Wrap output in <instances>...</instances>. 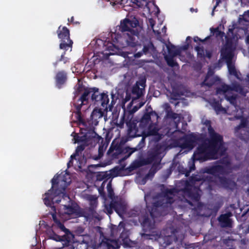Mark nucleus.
Here are the masks:
<instances>
[{
	"label": "nucleus",
	"instance_id": "obj_1",
	"mask_svg": "<svg viewBox=\"0 0 249 249\" xmlns=\"http://www.w3.org/2000/svg\"><path fill=\"white\" fill-rule=\"evenodd\" d=\"M209 138L203 134L191 133L183 136L180 141V147L183 148H192L199 144L194 154V160L202 161L217 160L219 152L221 155L225 151L223 136L216 132L211 124L208 127Z\"/></svg>",
	"mask_w": 249,
	"mask_h": 249
},
{
	"label": "nucleus",
	"instance_id": "obj_2",
	"mask_svg": "<svg viewBox=\"0 0 249 249\" xmlns=\"http://www.w3.org/2000/svg\"><path fill=\"white\" fill-rule=\"evenodd\" d=\"M90 97L92 102H94L98 105L101 104L103 107L106 109H107L109 101L107 92L100 93L99 89L96 87L84 89V92L77 100V102L74 103L73 105L76 109V111L74 113L76 115V118L78 124L85 126L87 125V123L82 118L81 110L83 105L88 103Z\"/></svg>",
	"mask_w": 249,
	"mask_h": 249
},
{
	"label": "nucleus",
	"instance_id": "obj_3",
	"mask_svg": "<svg viewBox=\"0 0 249 249\" xmlns=\"http://www.w3.org/2000/svg\"><path fill=\"white\" fill-rule=\"evenodd\" d=\"M217 162L223 165L216 164L206 167L204 169V172L213 175L214 177L215 182L222 188L233 190L236 187V183L231 179L225 177L231 172L230 160L227 158H223Z\"/></svg>",
	"mask_w": 249,
	"mask_h": 249
},
{
	"label": "nucleus",
	"instance_id": "obj_4",
	"mask_svg": "<svg viewBox=\"0 0 249 249\" xmlns=\"http://www.w3.org/2000/svg\"><path fill=\"white\" fill-rule=\"evenodd\" d=\"M139 24L138 19L134 18L132 19L125 18L120 22V25L116 27V31L122 32V36L115 37V40L113 41L119 43L123 40L128 46L134 47L138 44L139 31L136 28Z\"/></svg>",
	"mask_w": 249,
	"mask_h": 249
},
{
	"label": "nucleus",
	"instance_id": "obj_5",
	"mask_svg": "<svg viewBox=\"0 0 249 249\" xmlns=\"http://www.w3.org/2000/svg\"><path fill=\"white\" fill-rule=\"evenodd\" d=\"M57 178H53L52 179V187L45 194V197L43 198L44 204L46 206H51L52 203L59 204L62 197H69L65 193L67 187L71 183V178L69 174H66L62 177V179L57 181Z\"/></svg>",
	"mask_w": 249,
	"mask_h": 249
},
{
	"label": "nucleus",
	"instance_id": "obj_6",
	"mask_svg": "<svg viewBox=\"0 0 249 249\" xmlns=\"http://www.w3.org/2000/svg\"><path fill=\"white\" fill-rule=\"evenodd\" d=\"M162 193L163 198L153 202L151 206H146L150 215L153 218L160 216L161 215L160 210L169 207L174 202V196L178 193V191L175 188H166Z\"/></svg>",
	"mask_w": 249,
	"mask_h": 249
},
{
	"label": "nucleus",
	"instance_id": "obj_7",
	"mask_svg": "<svg viewBox=\"0 0 249 249\" xmlns=\"http://www.w3.org/2000/svg\"><path fill=\"white\" fill-rule=\"evenodd\" d=\"M52 227L53 229L55 227L63 231L65 234L63 235H59L56 234L53 230L48 231L47 235L49 238L61 242L64 249H74V247L72 245L73 235L70 230L67 229L60 221L57 222V223L55 225H53Z\"/></svg>",
	"mask_w": 249,
	"mask_h": 249
},
{
	"label": "nucleus",
	"instance_id": "obj_8",
	"mask_svg": "<svg viewBox=\"0 0 249 249\" xmlns=\"http://www.w3.org/2000/svg\"><path fill=\"white\" fill-rule=\"evenodd\" d=\"M200 189L199 187H196L189 182L186 181L183 188L180 189L178 192L180 195L182 196L185 201L188 203L191 206H195V204L193 202L197 204V208H199L202 205L200 202V195L199 192Z\"/></svg>",
	"mask_w": 249,
	"mask_h": 249
},
{
	"label": "nucleus",
	"instance_id": "obj_9",
	"mask_svg": "<svg viewBox=\"0 0 249 249\" xmlns=\"http://www.w3.org/2000/svg\"><path fill=\"white\" fill-rule=\"evenodd\" d=\"M58 37L60 39L59 48L60 49L67 51L69 48L71 49L73 41L70 39V31L66 27H61L60 25L57 30Z\"/></svg>",
	"mask_w": 249,
	"mask_h": 249
},
{
	"label": "nucleus",
	"instance_id": "obj_10",
	"mask_svg": "<svg viewBox=\"0 0 249 249\" xmlns=\"http://www.w3.org/2000/svg\"><path fill=\"white\" fill-rule=\"evenodd\" d=\"M144 159L146 165L152 164V169L157 168L160 164L162 159L160 146L157 145L154 148L148 151L146 158Z\"/></svg>",
	"mask_w": 249,
	"mask_h": 249
},
{
	"label": "nucleus",
	"instance_id": "obj_11",
	"mask_svg": "<svg viewBox=\"0 0 249 249\" xmlns=\"http://www.w3.org/2000/svg\"><path fill=\"white\" fill-rule=\"evenodd\" d=\"M71 135L73 136L74 143L81 142V144H88L89 145H92L93 142L97 141L98 138H101L94 130H90L81 136L75 132H73Z\"/></svg>",
	"mask_w": 249,
	"mask_h": 249
},
{
	"label": "nucleus",
	"instance_id": "obj_12",
	"mask_svg": "<svg viewBox=\"0 0 249 249\" xmlns=\"http://www.w3.org/2000/svg\"><path fill=\"white\" fill-rule=\"evenodd\" d=\"M105 209L108 215L111 214L114 210L119 215L121 216L125 213L126 211V204L122 200H112L109 204L105 205Z\"/></svg>",
	"mask_w": 249,
	"mask_h": 249
},
{
	"label": "nucleus",
	"instance_id": "obj_13",
	"mask_svg": "<svg viewBox=\"0 0 249 249\" xmlns=\"http://www.w3.org/2000/svg\"><path fill=\"white\" fill-rule=\"evenodd\" d=\"M235 50V47L234 46L232 40H227L225 45L220 50L221 59L225 60L226 62L232 61Z\"/></svg>",
	"mask_w": 249,
	"mask_h": 249
},
{
	"label": "nucleus",
	"instance_id": "obj_14",
	"mask_svg": "<svg viewBox=\"0 0 249 249\" xmlns=\"http://www.w3.org/2000/svg\"><path fill=\"white\" fill-rule=\"evenodd\" d=\"M146 79L145 77L140 78L132 87V93L134 99L141 97L144 94Z\"/></svg>",
	"mask_w": 249,
	"mask_h": 249
},
{
	"label": "nucleus",
	"instance_id": "obj_15",
	"mask_svg": "<svg viewBox=\"0 0 249 249\" xmlns=\"http://www.w3.org/2000/svg\"><path fill=\"white\" fill-rule=\"evenodd\" d=\"M127 136L129 138H135L137 137H142V134L144 133V130L140 129V127H138L137 123L135 120H132L131 121L127 122Z\"/></svg>",
	"mask_w": 249,
	"mask_h": 249
},
{
	"label": "nucleus",
	"instance_id": "obj_16",
	"mask_svg": "<svg viewBox=\"0 0 249 249\" xmlns=\"http://www.w3.org/2000/svg\"><path fill=\"white\" fill-rule=\"evenodd\" d=\"M151 116L155 117L157 120L159 118L158 114L155 111H152L150 112L145 113L139 121V127L141 129L146 130V128L152 122L151 121Z\"/></svg>",
	"mask_w": 249,
	"mask_h": 249
},
{
	"label": "nucleus",
	"instance_id": "obj_17",
	"mask_svg": "<svg viewBox=\"0 0 249 249\" xmlns=\"http://www.w3.org/2000/svg\"><path fill=\"white\" fill-rule=\"evenodd\" d=\"M145 145L144 142V137L142 138L141 140L135 148H130L128 146L123 147V151L122 155L124 157L122 158V160L126 159L129 157L134 152L142 149Z\"/></svg>",
	"mask_w": 249,
	"mask_h": 249
},
{
	"label": "nucleus",
	"instance_id": "obj_18",
	"mask_svg": "<svg viewBox=\"0 0 249 249\" xmlns=\"http://www.w3.org/2000/svg\"><path fill=\"white\" fill-rule=\"evenodd\" d=\"M123 145L121 143H111L109 149L107 152V155L110 156L113 159H117L122 156Z\"/></svg>",
	"mask_w": 249,
	"mask_h": 249
},
{
	"label": "nucleus",
	"instance_id": "obj_19",
	"mask_svg": "<svg viewBox=\"0 0 249 249\" xmlns=\"http://www.w3.org/2000/svg\"><path fill=\"white\" fill-rule=\"evenodd\" d=\"M231 212L221 214L218 218V220L222 228H231L232 220L230 218L231 216Z\"/></svg>",
	"mask_w": 249,
	"mask_h": 249
},
{
	"label": "nucleus",
	"instance_id": "obj_20",
	"mask_svg": "<svg viewBox=\"0 0 249 249\" xmlns=\"http://www.w3.org/2000/svg\"><path fill=\"white\" fill-rule=\"evenodd\" d=\"M63 206L65 213L75 217H79L82 215L80 208L78 205H73L67 206L64 205Z\"/></svg>",
	"mask_w": 249,
	"mask_h": 249
},
{
	"label": "nucleus",
	"instance_id": "obj_21",
	"mask_svg": "<svg viewBox=\"0 0 249 249\" xmlns=\"http://www.w3.org/2000/svg\"><path fill=\"white\" fill-rule=\"evenodd\" d=\"M56 86L61 89L67 80V73L64 71H58L54 77Z\"/></svg>",
	"mask_w": 249,
	"mask_h": 249
},
{
	"label": "nucleus",
	"instance_id": "obj_22",
	"mask_svg": "<svg viewBox=\"0 0 249 249\" xmlns=\"http://www.w3.org/2000/svg\"><path fill=\"white\" fill-rule=\"evenodd\" d=\"M147 131L144 130V133L142 134V137H144V142L145 143V138L147 136H153L158 134L159 128L157 127L156 123L151 122L146 128Z\"/></svg>",
	"mask_w": 249,
	"mask_h": 249
},
{
	"label": "nucleus",
	"instance_id": "obj_23",
	"mask_svg": "<svg viewBox=\"0 0 249 249\" xmlns=\"http://www.w3.org/2000/svg\"><path fill=\"white\" fill-rule=\"evenodd\" d=\"M195 50L197 52V57L201 60L204 59L206 57L210 59L212 56V51L205 50L203 47L196 46L195 47Z\"/></svg>",
	"mask_w": 249,
	"mask_h": 249
},
{
	"label": "nucleus",
	"instance_id": "obj_24",
	"mask_svg": "<svg viewBox=\"0 0 249 249\" xmlns=\"http://www.w3.org/2000/svg\"><path fill=\"white\" fill-rule=\"evenodd\" d=\"M141 224L142 230L145 232L150 231L154 227V223H153L148 216L146 215L143 216Z\"/></svg>",
	"mask_w": 249,
	"mask_h": 249
},
{
	"label": "nucleus",
	"instance_id": "obj_25",
	"mask_svg": "<svg viewBox=\"0 0 249 249\" xmlns=\"http://www.w3.org/2000/svg\"><path fill=\"white\" fill-rule=\"evenodd\" d=\"M213 72L209 71L206 74L204 80L201 83V86H206L209 88L213 85L218 81L217 77H213Z\"/></svg>",
	"mask_w": 249,
	"mask_h": 249
},
{
	"label": "nucleus",
	"instance_id": "obj_26",
	"mask_svg": "<svg viewBox=\"0 0 249 249\" xmlns=\"http://www.w3.org/2000/svg\"><path fill=\"white\" fill-rule=\"evenodd\" d=\"M101 244L106 246L107 249H118L120 248V246L117 240L110 239L106 237L103 238Z\"/></svg>",
	"mask_w": 249,
	"mask_h": 249
},
{
	"label": "nucleus",
	"instance_id": "obj_27",
	"mask_svg": "<svg viewBox=\"0 0 249 249\" xmlns=\"http://www.w3.org/2000/svg\"><path fill=\"white\" fill-rule=\"evenodd\" d=\"M101 41L103 43V47L104 48L103 51H109L110 53L109 54L110 55L113 54L117 53L118 48L114 43L109 40H105V41H103L101 40Z\"/></svg>",
	"mask_w": 249,
	"mask_h": 249
},
{
	"label": "nucleus",
	"instance_id": "obj_28",
	"mask_svg": "<svg viewBox=\"0 0 249 249\" xmlns=\"http://www.w3.org/2000/svg\"><path fill=\"white\" fill-rule=\"evenodd\" d=\"M132 115L129 113L124 112L121 118L119 124H117V126L122 128L124 127V124L125 123L127 125V122L128 121H131L132 120Z\"/></svg>",
	"mask_w": 249,
	"mask_h": 249
},
{
	"label": "nucleus",
	"instance_id": "obj_29",
	"mask_svg": "<svg viewBox=\"0 0 249 249\" xmlns=\"http://www.w3.org/2000/svg\"><path fill=\"white\" fill-rule=\"evenodd\" d=\"M144 165H146L144 158L135 160L129 166L131 170H134Z\"/></svg>",
	"mask_w": 249,
	"mask_h": 249
},
{
	"label": "nucleus",
	"instance_id": "obj_30",
	"mask_svg": "<svg viewBox=\"0 0 249 249\" xmlns=\"http://www.w3.org/2000/svg\"><path fill=\"white\" fill-rule=\"evenodd\" d=\"M168 50V55L166 56H176L178 55L180 53V51L179 49H177L176 46L173 44H170L167 46Z\"/></svg>",
	"mask_w": 249,
	"mask_h": 249
},
{
	"label": "nucleus",
	"instance_id": "obj_31",
	"mask_svg": "<svg viewBox=\"0 0 249 249\" xmlns=\"http://www.w3.org/2000/svg\"><path fill=\"white\" fill-rule=\"evenodd\" d=\"M228 71L231 75L234 76L237 79L240 80L238 76L237 71L235 69L234 64L232 63V61L226 62Z\"/></svg>",
	"mask_w": 249,
	"mask_h": 249
},
{
	"label": "nucleus",
	"instance_id": "obj_32",
	"mask_svg": "<svg viewBox=\"0 0 249 249\" xmlns=\"http://www.w3.org/2000/svg\"><path fill=\"white\" fill-rule=\"evenodd\" d=\"M88 200L89 202V210L94 211L98 204L97 198L95 196L89 195L88 196Z\"/></svg>",
	"mask_w": 249,
	"mask_h": 249
},
{
	"label": "nucleus",
	"instance_id": "obj_33",
	"mask_svg": "<svg viewBox=\"0 0 249 249\" xmlns=\"http://www.w3.org/2000/svg\"><path fill=\"white\" fill-rule=\"evenodd\" d=\"M103 115L104 112L102 109L94 108L91 114L90 119L91 120H96L97 119L101 118Z\"/></svg>",
	"mask_w": 249,
	"mask_h": 249
},
{
	"label": "nucleus",
	"instance_id": "obj_34",
	"mask_svg": "<svg viewBox=\"0 0 249 249\" xmlns=\"http://www.w3.org/2000/svg\"><path fill=\"white\" fill-rule=\"evenodd\" d=\"M212 106L216 112V114H218L220 112L226 111V109L225 108L222 107L221 104L219 102V101H214L212 104Z\"/></svg>",
	"mask_w": 249,
	"mask_h": 249
},
{
	"label": "nucleus",
	"instance_id": "obj_35",
	"mask_svg": "<svg viewBox=\"0 0 249 249\" xmlns=\"http://www.w3.org/2000/svg\"><path fill=\"white\" fill-rule=\"evenodd\" d=\"M231 89V88L230 86L223 84L220 87L216 88V92L217 94H220L221 93H224Z\"/></svg>",
	"mask_w": 249,
	"mask_h": 249
},
{
	"label": "nucleus",
	"instance_id": "obj_36",
	"mask_svg": "<svg viewBox=\"0 0 249 249\" xmlns=\"http://www.w3.org/2000/svg\"><path fill=\"white\" fill-rule=\"evenodd\" d=\"M173 56H164L165 59L168 66L173 67L178 65L177 62L174 60Z\"/></svg>",
	"mask_w": 249,
	"mask_h": 249
},
{
	"label": "nucleus",
	"instance_id": "obj_37",
	"mask_svg": "<svg viewBox=\"0 0 249 249\" xmlns=\"http://www.w3.org/2000/svg\"><path fill=\"white\" fill-rule=\"evenodd\" d=\"M195 169V165L194 164H192V166L190 167V168L189 170L187 169H185L184 168H182V169L179 168V172L181 174H184L186 177H188L190 175V172L194 170Z\"/></svg>",
	"mask_w": 249,
	"mask_h": 249
},
{
	"label": "nucleus",
	"instance_id": "obj_38",
	"mask_svg": "<svg viewBox=\"0 0 249 249\" xmlns=\"http://www.w3.org/2000/svg\"><path fill=\"white\" fill-rule=\"evenodd\" d=\"M107 188L108 193V197L112 200H113L114 198V193L110 182L107 184Z\"/></svg>",
	"mask_w": 249,
	"mask_h": 249
},
{
	"label": "nucleus",
	"instance_id": "obj_39",
	"mask_svg": "<svg viewBox=\"0 0 249 249\" xmlns=\"http://www.w3.org/2000/svg\"><path fill=\"white\" fill-rule=\"evenodd\" d=\"M153 48H154V45L151 42H150L147 45L143 46L142 52L144 54H147L149 52L150 50Z\"/></svg>",
	"mask_w": 249,
	"mask_h": 249
},
{
	"label": "nucleus",
	"instance_id": "obj_40",
	"mask_svg": "<svg viewBox=\"0 0 249 249\" xmlns=\"http://www.w3.org/2000/svg\"><path fill=\"white\" fill-rule=\"evenodd\" d=\"M234 89L243 95H245L246 94V92L244 91L243 87L239 84L235 85L234 86Z\"/></svg>",
	"mask_w": 249,
	"mask_h": 249
},
{
	"label": "nucleus",
	"instance_id": "obj_41",
	"mask_svg": "<svg viewBox=\"0 0 249 249\" xmlns=\"http://www.w3.org/2000/svg\"><path fill=\"white\" fill-rule=\"evenodd\" d=\"M89 145H88V144H81L77 146L75 152L79 155V153H81L83 151L86 147Z\"/></svg>",
	"mask_w": 249,
	"mask_h": 249
},
{
	"label": "nucleus",
	"instance_id": "obj_42",
	"mask_svg": "<svg viewBox=\"0 0 249 249\" xmlns=\"http://www.w3.org/2000/svg\"><path fill=\"white\" fill-rule=\"evenodd\" d=\"M103 156V148L101 146H99L98 149V155H95L92 157V159L94 160H97L100 159Z\"/></svg>",
	"mask_w": 249,
	"mask_h": 249
},
{
	"label": "nucleus",
	"instance_id": "obj_43",
	"mask_svg": "<svg viewBox=\"0 0 249 249\" xmlns=\"http://www.w3.org/2000/svg\"><path fill=\"white\" fill-rule=\"evenodd\" d=\"M167 115L169 118L175 120L178 117L179 115L178 113H175L172 111H169L167 112Z\"/></svg>",
	"mask_w": 249,
	"mask_h": 249
},
{
	"label": "nucleus",
	"instance_id": "obj_44",
	"mask_svg": "<svg viewBox=\"0 0 249 249\" xmlns=\"http://www.w3.org/2000/svg\"><path fill=\"white\" fill-rule=\"evenodd\" d=\"M54 203H52L51 205L52 204H53ZM49 207H52V208H53V210L54 211V213H52V217H53V220L54 221V224L53 225H55L56 223H57V222H59L60 221V220H59L58 219H57V217H56V211H55V208L54 206H52V205L51 206H49Z\"/></svg>",
	"mask_w": 249,
	"mask_h": 249
},
{
	"label": "nucleus",
	"instance_id": "obj_45",
	"mask_svg": "<svg viewBox=\"0 0 249 249\" xmlns=\"http://www.w3.org/2000/svg\"><path fill=\"white\" fill-rule=\"evenodd\" d=\"M131 2L133 4H135L136 6L140 7H141L143 4L142 2L145 1L146 0H130Z\"/></svg>",
	"mask_w": 249,
	"mask_h": 249
},
{
	"label": "nucleus",
	"instance_id": "obj_46",
	"mask_svg": "<svg viewBox=\"0 0 249 249\" xmlns=\"http://www.w3.org/2000/svg\"><path fill=\"white\" fill-rule=\"evenodd\" d=\"M103 183H102L101 186L98 189V191L100 196L105 199L106 197V194L104 190V187L103 186Z\"/></svg>",
	"mask_w": 249,
	"mask_h": 249
},
{
	"label": "nucleus",
	"instance_id": "obj_47",
	"mask_svg": "<svg viewBox=\"0 0 249 249\" xmlns=\"http://www.w3.org/2000/svg\"><path fill=\"white\" fill-rule=\"evenodd\" d=\"M210 37H211V36H208L206 37H205L204 39H202L198 36H195L194 38V40L195 42L199 41L203 43V42H205V41H206L207 40H208V39H209L210 38Z\"/></svg>",
	"mask_w": 249,
	"mask_h": 249
},
{
	"label": "nucleus",
	"instance_id": "obj_48",
	"mask_svg": "<svg viewBox=\"0 0 249 249\" xmlns=\"http://www.w3.org/2000/svg\"><path fill=\"white\" fill-rule=\"evenodd\" d=\"M211 33H212L213 34H215L216 36H219L221 33H223L221 31H220L218 28H212L210 29Z\"/></svg>",
	"mask_w": 249,
	"mask_h": 249
},
{
	"label": "nucleus",
	"instance_id": "obj_49",
	"mask_svg": "<svg viewBox=\"0 0 249 249\" xmlns=\"http://www.w3.org/2000/svg\"><path fill=\"white\" fill-rule=\"evenodd\" d=\"M66 51H65L64 52L61 54L60 58L59 59V61H63L64 64H66L69 61V59L68 57H65L64 55L65 54V52Z\"/></svg>",
	"mask_w": 249,
	"mask_h": 249
},
{
	"label": "nucleus",
	"instance_id": "obj_50",
	"mask_svg": "<svg viewBox=\"0 0 249 249\" xmlns=\"http://www.w3.org/2000/svg\"><path fill=\"white\" fill-rule=\"evenodd\" d=\"M186 40L187 42L189 41L190 42L188 43L187 45H185L182 46V49L184 50H186L188 49L189 46V43L191 42V37L189 36H187L186 37Z\"/></svg>",
	"mask_w": 249,
	"mask_h": 249
},
{
	"label": "nucleus",
	"instance_id": "obj_51",
	"mask_svg": "<svg viewBox=\"0 0 249 249\" xmlns=\"http://www.w3.org/2000/svg\"><path fill=\"white\" fill-rule=\"evenodd\" d=\"M153 136H154V140L156 142H159L162 138V135L159 134V132H158L157 134Z\"/></svg>",
	"mask_w": 249,
	"mask_h": 249
},
{
	"label": "nucleus",
	"instance_id": "obj_52",
	"mask_svg": "<svg viewBox=\"0 0 249 249\" xmlns=\"http://www.w3.org/2000/svg\"><path fill=\"white\" fill-rule=\"evenodd\" d=\"M131 95L129 93H126V96L124 99V102L126 103L128 101H129L131 99Z\"/></svg>",
	"mask_w": 249,
	"mask_h": 249
},
{
	"label": "nucleus",
	"instance_id": "obj_53",
	"mask_svg": "<svg viewBox=\"0 0 249 249\" xmlns=\"http://www.w3.org/2000/svg\"><path fill=\"white\" fill-rule=\"evenodd\" d=\"M144 53L143 52H140L134 54V56L136 58L140 57Z\"/></svg>",
	"mask_w": 249,
	"mask_h": 249
},
{
	"label": "nucleus",
	"instance_id": "obj_54",
	"mask_svg": "<svg viewBox=\"0 0 249 249\" xmlns=\"http://www.w3.org/2000/svg\"><path fill=\"white\" fill-rule=\"evenodd\" d=\"M72 166H73V160H70L69 162L67 163V167H68V168H69Z\"/></svg>",
	"mask_w": 249,
	"mask_h": 249
},
{
	"label": "nucleus",
	"instance_id": "obj_55",
	"mask_svg": "<svg viewBox=\"0 0 249 249\" xmlns=\"http://www.w3.org/2000/svg\"><path fill=\"white\" fill-rule=\"evenodd\" d=\"M99 176H102V178H101L102 179L106 178L107 177V174L105 172H101L100 175H99Z\"/></svg>",
	"mask_w": 249,
	"mask_h": 249
},
{
	"label": "nucleus",
	"instance_id": "obj_56",
	"mask_svg": "<svg viewBox=\"0 0 249 249\" xmlns=\"http://www.w3.org/2000/svg\"><path fill=\"white\" fill-rule=\"evenodd\" d=\"M78 156V155H77V154L75 152L74 154H73L72 155H71V156L70 160H74V159H75V157H76V156Z\"/></svg>",
	"mask_w": 249,
	"mask_h": 249
},
{
	"label": "nucleus",
	"instance_id": "obj_57",
	"mask_svg": "<svg viewBox=\"0 0 249 249\" xmlns=\"http://www.w3.org/2000/svg\"><path fill=\"white\" fill-rule=\"evenodd\" d=\"M246 126V122L242 121L240 124L238 126V128H240V127H244Z\"/></svg>",
	"mask_w": 249,
	"mask_h": 249
},
{
	"label": "nucleus",
	"instance_id": "obj_58",
	"mask_svg": "<svg viewBox=\"0 0 249 249\" xmlns=\"http://www.w3.org/2000/svg\"><path fill=\"white\" fill-rule=\"evenodd\" d=\"M246 42H247V43L249 45V35L247 36Z\"/></svg>",
	"mask_w": 249,
	"mask_h": 249
},
{
	"label": "nucleus",
	"instance_id": "obj_59",
	"mask_svg": "<svg viewBox=\"0 0 249 249\" xmlns=\"http://www.w3.org/2000/svg\"><path fill=\"white\" fill-rule=\"evenodd\" d=\"M73 19H74V17H71L70 19L68 18V21L70 22H73Z\"/></svg>",
	"mask_w": 249,
	"mask_h": 249
},
{
	"label": "nucleus",
	"instance_id": "obj_60",
	"mask_svg": "<svg viewBox=\"0 0 249 249\" xmlns=\"http://www.w3.org/2000/svg\"><path fill=\"white\" fill-rule=\"evenodd\" d=\"M142 237H145V236H150V234H147L146 233H143L142 234Z\"/></svg>",
	"mask_w": 249,
	"mask_h": 249
},
{
	"label": "nucleus",
	"instance_id": "obj_61",
	"mask_svg": "<svg viewBox=\"0 0 249 249\" xmlns=\"http://www.w3.org/2000/svg\"><path fill=\"white\" fill-rule=\"evenodd\" d=\"M244 15L249 17V10L245 12Z\"/></svg>",
	"mask_w": 249,
	"mask_h": 249
},
{
	"label": "nucleus",
	"instance_id": "obj_62",
	"mask_svg": "<svg viewBox=\"0 0 249 249\" xmlns=\"http://www.w3.org/2000/svg\"><path fill=\"white\" fill-rule=\"evenodd\" d=\"M73 24H77V25H79L80 24V22H78V21H75V20L73 19V22H71Z\"/></svg>",
	"mask_w": 249,
	"mask_h": 249
},
{
	"label": "nucleus",
	"instance_id": "obj_63",
	"mask_svg": "<svg viewBox=\"0 0 249 249\" xmlns=\"http://www.w3.org/2000/svg\"><path fill=\"white\" fill-rule=\"evenodd\" d=\"M59 61H59V59H58V60L57 61H56L55 63H53V65H54V66L56 67L57 66V64L58 63V62H59Z\"/></svg>",
	"mask_w": 249,
	"mask_h": 249
},
{
	"label": "nucleus",
	"instance_id": "obj_64",
	"mask_svg": "<svg viewBox=\"0 0 249 249\" xmlns=\"http://www.w3.org/2000/svg\"><path fill=\"white\" fill-rule=\"evenodd\" d=\"M149 21H150V23L151 24V25L152 26V27H153L154 26V23H152V22L153 21V19H150L149 20Z\"/></svg>",
	"mask_w": 249,
	"mask_h": 249
}]
</instances>
